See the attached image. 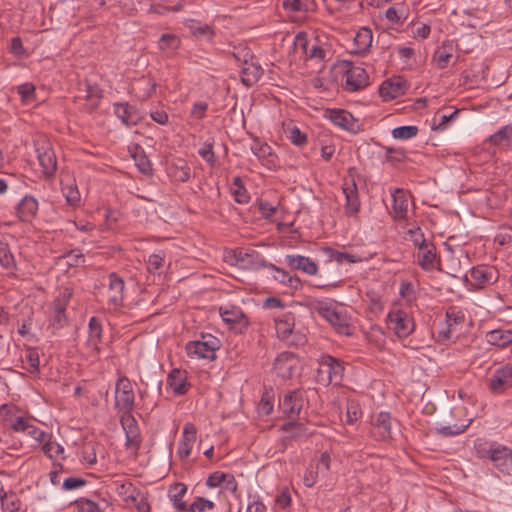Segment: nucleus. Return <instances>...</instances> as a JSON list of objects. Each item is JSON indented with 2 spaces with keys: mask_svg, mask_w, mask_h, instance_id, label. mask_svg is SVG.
Segmentation results:
<instances>
[{
  "mask_svg": "<svg viewBox=\"0 0 512 512\" xmlns=\"http://www.w3.org/2000/svg\"><path fill=\"white\" fill-rule=\"evenodd\" d=\"M22 362L24 364V369L31 374H37L40 366L39 353L37 349L32 347L27 348Z\"/></svg>",
  "mask_w": 512,
  "mask_h": 512,
  "instance_id": "37",
  "label": "nucleus"
},
{
  "mask_svg": "<svg viewBox=\"0 0 512 512\" xmlns=\"http://www.w3.org/2000/svg\"><path fill=\"white\" fill-rule=\"evenodd\" d=\"M416 259L422 268L426 270L434 269L438 261L433 244L428 243L427 245H421L416 254Z\"/></svg>",
  "mask_w": 512,
  "mask_h": 512,
  "instance_id": "28",
  "label": "nucleus"
},
{
  "mask_svg": "<svg viewBox=\"0 0 512 512\" xmlns=\"http://www.w3.org/2000/svg\"><path fill=\"white\" fill-rule=\"evenodd\" d=\"M85 484H86V481L82 478L69 477L63 481L62 486H63L64 490L71 491V490H75L80 487H83Z\"/></svg>",
  "mask_w": 512,
  "mask_h": 512,
  "instance_id": "64",
  "label": "nucleus"
},
{
  "mask_svg": "<svg viewBox=\"0 0 512 512\" xmlns=\"http://www.w3.org/2000/svg\"><path fill=\"white\" fill-rule=\"evenodd\" d=\"M197 429L193 423H186L183 427L182 435L179 440L177 454L181 459L190 456L194 443L196 441Z\"/></svg>",
  "mask_w": 512,
  "mask_h": 512,
  "instance_id": "20",
  "label": "nucleus"
},
{
  "mask_svg": "<svg viewBox=\"0 0 512 512\" xmlns=\"http://www.w3.org/2000/svg\"><path fill=\"white\" fill-rule=\"evenodd\" d=\"M285 262L291 269L302 271L308 275H315L318 271L317 264L306 256L286 255Z\"/></svg>",
  "mask_w": 512,
  "mask_h": 512,
  "instance_id": "26",
  "label": "nucleus"
},
{
  "mask_svg": "<svg viewBox=\"0 0 512 512\" xmlns=\"http://www.w3.org/2000/svg\"><path fill=\"white\" fill-rule=\"evenodd\" d=\"M219 312L223 322L235 333L242 334L246 331L249 323L240 308L220 307Z\"/></svg>",
  "mask_w": 512,
  "mask_h": 512,
  "instance_id": "13",
  "label": "nucleus"
},
{
  "mask_svg": "<svg viewBox=\"0 0 512 512\" xmlns=\"http://www.w3.org/2000/svg\"><path fill=\"white\" fill-rule=\"evenodd\" d=\"M276 336L288 344L300 345L305 342L304 336L293 333L295 319L291 313L274 317Z\"/></svg>",
  "mask_w": 512,
  "mask_h": 512,
  "instance_id": "7",
  "label": "nucleus"
},
{
  "mask_svg": "<svg viewBox=\"0 0 512 512\" xmlns=\"http://www.w3.org/2000/svg\"><path fill=\"white\" fill-rule=\"evenodd\" d=\"M326 254L330 257L331 260L336 261L337 263H356L358 261H361L360 258L356 257L354 254L349 252H341L334 250L332 248H326L325 249Z\"/></svg>",
  "mask_w": 512,
  "mask_h": 512,
  "instance_id": "43",
  "label": "nucleus"
},
{
  "mask_svg": "<svg viewBox=\"0 0 512 512\" xmlns=\"http://www.w3.org/2000/svg\"><path fill=\"white\" fill-rule=\"evenodd\" d=\"M43 443V452L49 458H57L64 453V448L55 441H51L50 439L46 438V441Z\"/></svg>",
  "mask_w": 512,
  "mask_h": 512,
  "instance_id": "50",
  "label": "nucleus"
},
{
  "mask_svg": "<svg viewBox=\"0 0 512 512\" xmlns=\"http://www.w3.org/2000/svg\"><path fill=\"white\" fill-rule=\"evenodd\" d=\"M475 456L479 459H488L502 474L512 473V449L496 441L478 438L474 441Z\"/></svg>",
  "mask_w": 512,
  "mask_h": 512,
  "instance_id": "1",
  "label": "nucleus"
},
{
  "mask_svg": "<svg viewBox=\"0 0 512 512\" xmlns=\"http://www.w3.org/2000/svg\"><path fill=\"white\" fill-rule=\"evenodd\" d=\"M329 119L333 124L346 131L357 133L360 130L358 120H356L353 115L346 110H331L329 112Z\"/></svg>",
  "mask_w": 512,
  "mask_h": 512,
  "instance_id": "22",
  "label": "nucleus"
},
{
  "mask_svg": "<svg viewBox=\"0 0 512 512\" xmlns=\"http://www.w3.org/2000/svg\"><path fill=\"white\" fill-rule=\"evenodd\" d=\"M20 507L19 500L14 494H10L9 496H5L2 500V510L3 512H18Z\"/></svg>",
  "mask_w": 512,
  "mask_h": 512,
  "instance_id": "58",
  "label": "nucleus"
},
{
  "mask_svg": "<svg viewBox=\"0 0 512 512\" xmlns=\"http://www.w3.org/2000/svg\"><path fill=\"white\" fill-rule=\"evenodd\" d=\"M187 492V486L183 483H175L169 490V498L174 507L181 512L187 511V505L182 500Z\"/></svg>",
  "mask_w": 512,
  "mask_h": 512,
  "instance_id": "34",
  "label": "nucleus"
},
{
  "mask_svg": "<svg viewBox=\"0 0 512 512\" xmlns=\"http://www.w3.org/2000/svg\"><path fill=\"white\" fill-rule=\"evenodd\" d=\"M113 108L116 117L127 127L137 125L141 120L138 109L127 102L115 103Z\"/></svg>",
  "mask_w": 512,
  "mask_h": 512,
  "instance_id": "21",
  "label": "nucleus"
},
{
  "mask_svg": "<svg viewBox=\"0 0 512 512\" xmlns=\"http://www.w3.org/2000/svg\"><path fill=\"white\" fill-rule=\"evenodd\" d=\"M70 297V293H64L53 301L48 314L47 325V331L51 335H56L61 329L69 325V320L66 315V307L69 303Z\"/></svg>",
  "mask_w": 512,
  "mask_h": 512,
  "instance_id": "3",
  "label": "nucleus"
},
{
  "mask_svg": "<svg viewBox=\"0 0 512 512\" xmlns=\"http://www.w3.org/2000/svg\"><path fill=\"white\" fill-rule=\"evenodd\" d=\"M273 269H275L276 274L274 275V278L278 280L280 283L289 285L291 288H297L300 281L297 277H293L289 275L287 272H285L282 269L276 268L274 265H272Z\"/></svg>",
  "mask_w": 512,
  "mask_h": 512,
  "instance_id": "52",
  "label": "nucleus"
},
{
  "mask_svg": "<svg viewBox=\"0 0 512 512\" xmlns=\"http://www.w3.org/2000/svg\"><path fill=\"white\" fill-rule=\"evenodd\" d=\"M407 88V82L402 77H392L381 84L379 94L384 101H390L403 96Z\"/></svg>",
  "mask_w": 512,
  "mask_h": 512,
  "instance_id": "14",
  "label": "nucleus"
},
{
  "mask_svg": "<svg viewBox=\"0 0 512 512\" xmlns=\"http://www.w3.org/2000/svg\"><path fill=\"white\" fill-rule=\"evenodd\" d=\"M303 405V395L299 391L289 392L284 396L283 401L280 403V407L283 413L288 417L298 416L303 408Z\"/></svg>",
  "mask_w": 512,
  "mask_h": 512,
  "instance_id": "24",
  "label": "nucleus"
},
{
  "mask_svg": "<svg viewBox=\"0 0 512 512\" xmlns=\"http://www.w3.org/2000/svg\"><path fill=\"white\" fill-rule=\"evenodd\" d=\"M118 493L120 495H125V500L136 501L138 496L140 495L139 491H137L131 483L121 484L118 488Z\"/></svg>",
  "mask_w": 512,
  "mask_h": 512,
  "instance_id": "59",
  "label": "nucleus"
},
{
  "mask_svg": "<svg viewBox=\"0 0 512 512\" xmlns=\"http://www.w3.org/2000/svg\"><path fill=\"white\" fill-rule=\"evenodd\" d=\"M167 384L177 395H183L188 392L190 384L187 381V375L185 371L174 369L168 375Z\"/></svg>",
  "mask_w": 512,
  "mask_h": 512,
  "instance_id": "29",
  "label": "nucleus"
},
{
  "mask_svg": "<svg viewBox=\"0 0 512 512\" xmlns=\"http://www.w3.org/2000/svg\"><path fill=\"white\" fill-rule=\"evenodd\" d=\"M343 194L345 195V211L349 216L356 215L361 206L358 188L354 179L345 180L343 184Z\"/></svg>",
  "mask_w": 512,
  "mask_h": 512,
  "instance_id": "18",
  "label": "nucleus"
},
{
  "mask_svg": "<svg viewBox=\"0 0 512 512\" xmlns=\"http://www.w3.org/2000/svg\"><path fill=\"white\" fill-rule=\"evenodd\" d=\"M86 104L85 111L88 113L93 112L99 105L102 98V91L97 85L86 83Z\"/></svg>",
  "mask_w": 512,
  "mask_h": 512,
  "instance_id": "35",
  "label": "nucleus"
},
{
  "mask_svg": "<svg viewBox=\"0 0 512 512\" xmlns=\"http://www.w3.org/2000/svg\"><path fill=\"white\" fill-rule=\"evenodd\" d=\"M17 91L23 103H30L35 99V86L32 83L19 85Z\"/></svg>",
  "mask_w": 512,
  "mask_h": 512,
  "instance_id": "56",
  "label": "nucleus"
},
{
  "mask_svg": "<svg viewBox=\"0 0 512 512\" xmlns=\"http://www.w3.org/2000/svg\"><path fill=\"white\" fill-rule=\"evenodd\" d=\"M180 39L175 34H162L158 41L159 49L167 54L174 53L180 47Z\"/></svg>",
  "mask_w": 512,
  "mask_h": 512,
  "instance_id": "38",
  "label": "nucleus"
},
{
  "mask_svg": "<svg viewBox=\"0 0 512 512\" xmlns=\"http://www.w3.org/2000/svg\"><path fill=\"white\" fill-rule=\"evenodd\" d=\"M115 407L120 412H132L134 408V393L131 382L120 378L115 387Z\"/></svg>",
  "mask_w": 512,
  "mask_h": 512,
  "instance_id": "11",
  "label": "nucleus"
},
{
  "mask_svg": "<svg viewBox=\"0 0 512 512\" xmlns=\"http://www.w3.org/2000/svg\"><path fill=\"white\" fill-rule=\"evenodd\" d=\"M294 46L300 49L303 54H308L309 40L305 32H299L294 38Z\"/></svg>",
  "mask_w": 512,
  "mask_h": 512,
  "instance_id": "60",
  "label": "nucleus"
},
{
  "mask_svg": "<svg viewBox=\"0 0 512 512\" xmlns=\"http://www.w3.org/2000/svg\"><path fill=\"white\" fill-rule=\"evenodd\" d=\"M214 507V502L202 497H198L189 506V508H187V510H189V512H212Z\"/></svg>",
  "mask_w": 512,
  "mask_h": 512,
  "instance_id": "49",
  "label": "nucleus"
},
{
  "mask_svg": "<svg viewBox=\"0 0 512 512\" xmlns=\"http://www.w3.org/2000/svg\"><path fill=\"white\" fill-rule=\"evenodd\" d=\"M218 347L219 340L209 336L206 340H197L187 343L185 350L191 359L213 360Z\"/></svg>",
  "mask_w": 512,
  "mask_h": 512,
  "instance_id": "8",
  "label": "nucleus"
},
{
  "mask_svg": "<svg viewBox=\"0 0 512 512\" xmlns=\"http://www.w3.org/2000/svg\"><path fill=\"white\" fill-rule=\"evenodd\" d=\"M317 369V381L323 385L340 383L344 367L342 363L330 355H323L319 359Z\"/></svg>",
  "mask_w": 512,
  "mask_h": 512,
  "instance_id": "4",
  "label": "nucleus"
},
{
  "mask_svg": "<svg viewBox=\"0 0 512 512\" xmlns=\"http://www.w3.org/2000/svg\"><path fill=\"white\" fill-rule=\"evenodd\" d=\"M392 210L394 218L406 219L408 214V195L403 189H396L392 194Z\"/></svg>",
  "mask_w": 512,
  "mask_h": 512,
  "instance_id": "30",
  "label": "nucleus"
},
{
  "mask_svg": "<svg viewBox=\"0 0 512 512\" xmlns=\"http://www.w3.org/2000/svg\"><path fill=\"white\" fill-rule=\"evenodd\" d=\"M387 326L399 338H406L414 331L413 319L400 309L389 312L387 315Z\"/></svg>",
  "mask_w": 512,
  "mask_h": 512,
  "instance_id": "9",
  "label": "nucleus"
},
{
  "mask_svg": "<svg viewBox=\"0 0 512 512\" xmlns=\"http://www.w3.org/2000/svg\"><path fill=\"white\" fill-rule=\"evenodd\" d=\"M418 133V127L409 125V126H399L392 130V136L395 139H411L415 137Z\"/></svg>",
  "mask_w": 512,
  "mask_h": 512,
  "instance_id": "47",
  "label": "nucleus"
},
{
  "mask_svg": "<svg viewBox=\"0 0 512 512\" xmlns=\"http://www.w3.org/2000/svg\"><path fill=\"white\" fill-rule=\"evenodd\" d=\"M79 512H107L109 503L105 499L96 502L91 499L81 498L77 501Z\"/></svg>",
  "mask_w": 512,
  "mask_h": 512,
  "instance_id": "36",
  "label": "nucleus"
},
{
  "mask_svg": "<svg viewBox=\"0 0 512 512\" xmlns=\"http://www.w3.org/2000/svg\"><path fill=\"white\" fill-rule=\"evenodd\" d=\"M319 477H321L319 470L312 461L304 472L303 484L306 487L311 488L317 483Z\"/></svg>",
  "mask_w": 512,
  "mask_h": 512,
  "instance_id": "46",
  "label": "nucleus"
},
{
  "mask_svg": "<svg viewBox=\"0 0 512 512\" xmlns=\"http://www.w3.org/2000/svg\"><path fill=\"white\" fill-rule=\"evenodd\" d=\"M283 8L290 12L307 11L306 5L301 0H284Z\"/></svg>",
  "mask_w": 512,
  "mask_h": 512,
  "instance_id": "63",
  "label": "nucleus"
},
{
  "mask_svg": "<svg viewBox=\"0 0 512 512\" xmlns=\"http://www.w3.org/2000/svg\"><path fill=\"white\" fill-rule=\"evenodd\" d=\"M88 327H89L88 341L91 345L96 346L97 343L101 340L102 325L96 317H92L89 320Z\"/></svg>",
  "mask_w": 512,
  "mask_h": 512,
  "instance_id": "45",
  "label": "nucleus"
},
{
  "mask_svg": "<svg viewBox=\"0 0 512 512\" xmlns=\"http://www.w3.org/2000/svg\"><path fill=\"white\" fill-rule=\"evenodd\" d=\"M345 89L349 92H355L368 86L369 76L362 67L351 66L345 73Z\"/></svg>",
  "mask_w": 512,
  "mask_h": 512,
  "instance_id": "17",
  "label": "nucleus"
},
{
  "mask_svg": "<svg viewBox=\"0 0 512 512\" xmlns=\"http://www.w3.org/2000/svg\"><path fill=\"white\" fill-rule=\"evenodd\" d=\"M291 503V495L287 489L282 490L275 499L277 509H286Z\"/></svg>",
  "mask_w": 512,
  "mask_h": 512,
  "instance_id": "61",
  "label": "nucleus"
},
{
  "mask_svg": "<svg viewBox=\"0 0 512 512\" xmlns=\"http://www.w3.org/2000/svg\"><path fill=\"white\" fill-rule=\"evenodd\" d=\"M251 151L260 161L274 152L267 143L258 140H255L251 145Z\"/></svg>",
  "mask_w": 512,
  "mask_h": 512,
  "instance_id": "53",
  "label": "nucleus"
},
{
  "mask_svg": "<svg viewBox=\"0 0 512 512\" xmlns=\"http://www.w3.org/2000/svg\"><path fill=\"white\" fill-rule=\"evenodd\" d=\"M225 479H228L231 481L232 474L216 471V472L212 473L207 478L206 485L210 488L221 487V485L223 484V481H225Z\"/></svg>",
  "mask_w": 512,
  "mask_h": 512,
  "instance_id": "55",
  "label": "nucleus"
},
{
  "mask_svg": "<svg viewBox=\"0 0 512 512\" xmlns=\"http://www.w3.org/2000/svg\"><path fill=\"white\" fill-rule=\"evenodd\" d=\"M121 425L126 435V445L128 447L137 448L139 439V429L135 418L132 416V412H122Z\"/></svg>",
  "mask_w": 512,
  "mask_h": 512,
  "instance_id": "23",
  "label": "nucleus"
},
{
  "mask_svg": "<svg viewBox=\"0 0 512 512\" xmlns=\"http://www.w3.org/2000/svg\"><path fill=\"white\" fill-rule=\"evenodd\" d=\"M224 259L227 263L241 269L255 270L264 265V260L260 254L251 248L229 251L225 254Z\"/></svg>",
  "mask_w": 512,
  "mask_h": 512,
  "instance_id": "5",
  "label": "nucleus"
},
{
  "mask_svg": "<svg viewBox=\"0 0 512 512\" xmlns=\"http://www.w3.org/2000/svg\"><path fill=\"white\" fill-rule=\"evenodd\" d=\"M38 211V202L32 196H25L17 206L18 217L22 221L32 220Z\"/></svg>",
  "mask_w": 512,
  "mask_h": 512,
  "instance_id": "32",
  "label": "nucleus"
},
{
  "mask_svg": "<svg viewBox=\"0 0 512 512\" xmlns=\"http://www.w3.org/2000/svg\"><path fill=\"white\" fill-rule=\"evenodd\" d=\"M465 314L457 307H450L446 311L445 323L438 332L442 341L457 340L465 327Z\"/></svg>",
  "mask_w": 512,
  "mask_h": 512,
  "instance_id": "2",
  "label": "nucleus"
},
{
  "mask_svg": "<svg viewBox=\"0 0 512 512\" xmlns=\"http://www.w3.org/2000/svg\"><path fill=\"white\" fill-rule=\"evenodd\" d=\"M234 188H233V195L235 198V201L240 204H246L250 200V196L247 192V190L241 185L240 178H235L233 182Z\"/></svg>",
  "mask_w": 512,
  "mask_h": 512,
  "instance_id": "51",
  "label": "nucleus"
},
{
  "mask_svg": "<svg viewBox=\"0 0 512 512\" xmlns=\"http://www.w3.org/2000/svg\"><path fill=\"white\" fill-rule=\"evenodd\" d=\"M470 421L467 423H463L461 425H442L439 427H436V433L442 437H450L459 435L466 431V429L469 427Z\"/></svg>",
  "mask_w": 512,
  "mask_h": 512,
  "instance_id": "41",
  "label": "nucleus"
},
{
  "mask_svg": "<svg viewBox=\"0 0 512 512\" xmlns=\"http://www.w3.org/2000/svg\"><path fill=\"white\" fill-rule=\"evenodd\" d=\"M393 424H397L393 421L391 415L388 412H380L373 420L372 434L378 440H388L393 437Z\"/></svg>",
  "mask_w": 512,
  "mask_h": 512,
  "instance_id": "15",
  "label": "nucleus"
},
{
  "mask_svg": "<svg viewBox=\"0 0 512 512\" xmlns=\"http://www.w3.org/2000/svg\"><path fill=\"white\" fill-rule=\"evenodd\" d=\"M198 153L208 163L213 164L215 162V154L213 152V145L211 143H204L203 146L198 150Z\"/></svg>",
  "mask_w": 512,
  "mask_h": 512,
  "instance_id": "62",
  "label": "nucleus"
},
{
  "mask_svg": "<svg viewBox=\"0 0 512 512\" xmlns=\"http://www.w3.org/2000/svg\"><path fill=\"white\" fill-rule=\"evenodd\" d=\"M0 264L8 270L15 267L14 255L12 254L8 243L2 240H0Z\"/></svg>",
  "mask_w": 512,
  "mask_h": 512,
  "instance_id": "42",
  "label": "nucleus"
},
{
  "mask_svg": "<svg viewBox=\"0 0 512 512\" xmlns=\"http://www.w3.org/2000/svg\"><path fill=\"white\" fill-rule=\"evenodd\" d=\"M234 56L237 59V61H242V83L247 87L253 86L263 75L262 67L257 62L254 61V56L246 48L242 49L238 53H235Z\"/></svg>",
  "mask_w": 512,
  "mask_h": 512,
  "instance_id": "6",
  "label": "nucleus"
},
{
  "mask_svg": "<svg viewBox=\"0 0 512 512\" xmlns=\"http://www.w3.org/2000/svg\"><path fill=\"white\" fill-rule=\"evenodd\" d=\"M373 34L371 29L362 27L354 37L355 53H365L372 45Z\"/></svg>",
  "mask_w": 512,
  "mask_h": 512,
  "instance_id": "33",
  "label": "nucleus"
},
{
  "mask_svg": "<svg viewBox=\"0 0 512 512\" xmlns=\"http://www.w3.org/2000/svg\"><path fill=\"white\" fill-rule=\"evenodd\" d=\"M485 142L512 151V126L505 125L501 127L490 135Z\"/></svg>",
  "mask_w": 512,
  "mask_h": 512,
  "instance_id": "27",
  "label": "nucleus"
},
{
  "mask_svg": "<svg viewBox=\"0 0 512 512\" xmlns=\"http://www.w3.org/2000/svg\"><path fill=\"white\" fill-rule=\"evenodd\" d=\"M300 363L291 352H283L274 361V370L282 379H289L298 373Z\"/></svg>",
  "mask_w": 512,
  "mask_h": 512,
  "instance_id": "12",
  "label": "nucleus"
},
{
  "mask_svg": "<svg viewBox=\"0 0 512 512\" xmlns=\"http://www.w3.org/2000/svg\"><path fill=\"white\" fill-rule=\"evenodd\" d=\"M362 417V410L358 401L350 399L346 404V423L353 425Z\"/></svg>",
  "mask_w": 512,
  "mask_h": 512,
  "instance_id": "40",
  "label": "nucleus"
},
{
  "mask_svg": "<svg viewBox=\"0 0 512 512\" xmlns=\"http://www.w3.org/2000/svg\"><path fill=\"white\" fill-rule=\"evenodd\" d=\"M62 193L69 205L76 207L80 204V192L77 185L72 181L62 182Z\"/></svg>",
  "mask_w": 512,
  "mask_h": 512,
  "instance_id": "39",
  "label": "nucleus"
},
{
  "mask_svg": "<svg viewBox=\"0 0 512 512\" xmlns=\"http://www.w3.org/2000/svg\"><path fill=\"white\" fill-rule=\"evenodd\" d=\"M458 114V110H455L453 111L451 114L449 115H446V114H441V113H437L433 120H432V125H431V128L433 130H444L446 128V124L453 118L455 117L456 115Z\"/></svg>",
  "mask_w": 512,
  "mask_h": 512,
  "instance_id": "54",
  "label": "nucleus"
},
{
  "mask_svg": "<svg viewBox=\"0 0 512 512\" xmlns=\"http://www.w3.org/2000/svg\"><path fill=\"white\" fill-rule=\"evenodd\" d=\"M189 27L192 34L195 36H203L208 40L212 39L214 36L213 29L207 24L193 23Z\"/></svg>",
  "mask_w": 512,
  "mask_h": 512,
  "instance_id": "57",
  "label": "nucleus"
},
{
  "mask_svg": "<svg viewBox=\"0 0 512 512\" xmlns=\"http://www.w3.org/2000/svg\"><path fill=\"white\" fill-rule=\"evenodd\" d=\"M488 344L499 348H511L512 353V330L495 329L486 333Z\"/></svg>",
  "mask_w": 512,
  "mask_h": 512,
  "instance_id": "31",
  "label": "nucleus"
},
{
  "mask_svg": "<svg viewBox=\"0 0 512 512\" xmlns=\"http://www.w3.org/2000/svg\"><path fill=\"white\" fill-rule=\"evenodd\" d=\"M286 136L289 141L296 146L301 147L307 143V135L296 126L289 127L286 130Z\"/></svg>",
  "mask_w": 512,
  "mask_h": 512,
  "instance_id": "48",
  "label": "nucleus"
},
{
  "mask_svg": "<svg viewBox=\"0 0 512 512\" xmlns=\"http://www.w3.org/2000/svg\"><path fill=\"white\" fill-rule=\"evenodd\" d=\"M511 386L512 365H505L496 369L489 379V388L495 394H500Z\"/></svg>",
  "mask_w": 512,
  "mask_h": 512,
  "instance_id": "16",
  "label": "nucleus"
},
{
  "mask_svg": "<svg viewBox=\"0 0 512 512\" xmlns=\"http://www.w3.org/2000/svg\"><path fill=\"white\" fill-rule=\"evenodd\" d=\"M313 462L315 466L318 468L321 478H328L332 462L330 453L327 451L322 452L319 459Z\"/></svg>",
  "mask_w": 512,
  "mask_h": 512,
  "instance_id": "44",
  "label": "nucleus"
},
{
  "mask_svg": "<svg viewBox=\"0 0 512 512\" xmlns=\"http://www.w3.org/2000/svg\"><path fill=\"white\" fill-rule=\"evenodd\" d=\"M319 312L332 326L335 327L337 332L344 335L351 334V329L346 323L345 317L338 313L335 309L328 306H321Z\"/></svg>",
  "mask_w": 512,
  "mask_h": 512,
  "instance_id": "25",
  "label": "nucleus"
},
{
  "mask_svg": "<svg viewBox=\"0 0 512 512\" xmlns=\"http://www.w3.org/2000/svg\"><path fill=\"white\" fill-rule=\"evenodd\" d=\"M471 279L475 282V288H483L484 285H493L498 279V271L491 266L479 265L470 271Z\"/></svg>",
  "mask_w": 512,
  "mask_h": 512,
  "instance_id": "19",
  "label": "nucleus"
},
{
  "mask_svg": "<svg viewBox=\"0 0 512 512\" xmlns=\"http://www.w3.org/2000/svg\"><path fill=\"white\" fill-rule=\"evenodd\" d=\"M35 146L42 173L47 178L53 177L57 169V159L51 144L47 140H38Z\"/></svg>",
  "mask_w": 512,
  "mask_h": 512,
  "instance_id": "10",
  "label": "nucleus"
}]
</instances>
